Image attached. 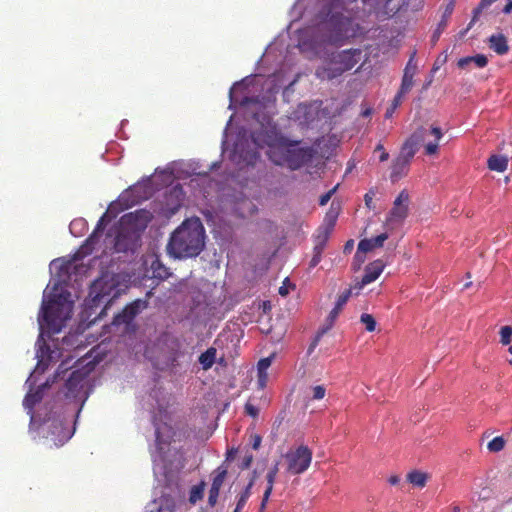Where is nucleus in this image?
<instances>
[{
    "instance_id": "1",
    "label": "nucleus",
    "mask_w": 512,
    "mask_h": 512,
    "mask_svg": "<svg viewBox=\"0 0 512 512\" xmlns=\"http://www.w3.org/2000/svg\"><path fill=\"white\" fill-rule=\"evenodd\" d=\"M81 259L82 254L77 252L72 259H54L49 265L52 279L43 292L42 305L38 315L40 329L36 342L38 362L25 383L29 391L23 400V406L31 416L30 424H39L43 431H47L46 438L50 439L57 447L66 443L74 434L75 427L71 429L69 423L75 414H79L86 399V397L83 398L84 374L79 370L73 371L58 398L53 402L46 403L36 415L32 413V409L42 399L49 382L46 381L40 385L35 392H32V389L36 383L35 375L43 373L50 363L58 360L61 356L58 348L51 349L45 343L44 335L59 333L65 322L71 317L73 300L66 285L71 279L72 273L86 272L87 269L83 265L77 264Z\"/></svg>"
},
{
    "instance_id": "2",
    "label": "nucleus",
    "mask_w": 512,
    "mask_h": 512,
    "mask_svg": "<svg viewBox=\"0 0 512 512\" xmlns=\"http://www.w3.org/2000/svg\"><path fill=\"white\" fill-rule=\"evenodd\" d=\"M284 75L278 71L264 78L261 75L247 76L235 83L229 92V109L237 106L243 112L246 120H254L258 127L251 133L250 139L246 132H241L233 144L231 160L240 166L253 165L259 158L258 148L265 145L272 147L279 141L277 127L273 122L276 112V94L284 85Z\"/></svg>"
},
{
    "instance_id": "3",
    "label": "nucleus",
    "mask_w": 512,
    "mask_h": 512,
    "mask_svg": "<svg viewBox=\"0 0 512 512\" xmlns=\"http://www.w3.org/2000/svg\"><path fill=\"white\" fill-rule=\"evenodd\" d=\"M357 0H298L295 11L313 17L312 25L299 31L298 48L307 57L317 56L323 44H338L354 35L352 18Z\"/></svg>"
},
{
    "instance_id": "4",
    "label": "nucleus",
    "mask_w": 512,
    "mask_h": 512,
    "mask_svg": "<svg viewBox=\"0 0 512 512\" xmlns=\"http://www.w3.org/2000/svg\"><path fill=\"white\" fill-rule=\"evenodd\" d=\"M127 286L121 282L120 275L103 274L90 286L88 298L85 300V313L87 318L93 314L92 322L101 319L112 302L125 292Z\"/></svg>"
},
{
    "instance_id": "5",
    "label": "nucleus",
    "mask_w": 512,
    "mask_h": 512,
    "mask_svg": "<svg viewBox=\"0 0 512 512\" xmlns=\"http://www.w3.org/2000/svg\"><path fill=\"white\" fill-rule=\"evenodd\" d=\"M205 245V230L199 218L185 220L171 235L168 253L174 258H190L200 254Z\"/></svg>"
},
{
    "instance_id": "6",
    "label": "nucleus",
    "mask_w": 512,
    "mask_h": 512,
    "mask_svg": "<svg viewBox=\"0 0 512 512\" xmlns=\"http://www.w3.org/2000/svg\"><path fill=\"white\" fill-rule=\"evenodd\" d=\"M155 426V450L151 452L154 465V474L156 476L172 477L174 470L180 465L181 455L176 448H171V439L174 431L166 422H154Z\"/></svg>"
},
{
    "instance_id": "7",
    "label": "nucleus",
    "mask_w": 512,
    "mask_h": 512,
    "mask_svg": "<svg viewBox=\"0 0 512 512\" xmlns=\"http://www.w3.org/2000/svg\"><path fill=\"white\" fill-rule=\"evenodd\" d=\"M151 221V214L146 210H137L121 217L118 232L113 243L117 253L134 252L140 245L141 235Z\"/></svg>"
},
{
    "instance_id": "8",
    "label": "nucleus",
    "mask_w": 512,
    "mask_h": 512,
    "mask_svg": "<svg viewBox=\"0 0 512 512\" xmlns=\"http://www.w3.org/2000/svg\"><path fill=\"white\" fill-rule=\"evenodd\" d=\"M362 56V50L358 48L333 52L329 55L325 65L316 69L315 75L322 80L334 79L351 70L360 62Z\"/></svg>"
},
{
    "instance_id": "9",
    "label": "nucleus",
    "mask_w": 512,
    "mask_h": 512,
    "mask_svg": "<svg viewBox=\"0 0 512 512\" xmlns=\"http://www.w3.org/2000/svg\"><path fill=\"white\" fill-rule=\"evenodd\" d=\"M442 137L441 129L432 127L426 129L421 127L417 129L403 144L398 158L410 163L411 159L416 154L419 146L425 142V150L429 155L435 154L438 150V141Z\"/></svg>"
},
{
    "instance_id": "10",
    "label": "nucleus",
    "mask_w": 512,
    "mask_h": 512,
    "mask_svg": "<svg viewBox=\"0 0 512 512\" xmlns=\"http://www.w3.org/2000/svg\"><path fill=\"white\" fill-rule=\"evenodd\" d=\"M284 458L287 462V471L294 475L304 473L312 461V451L305 445H300L295 450L288 451Z\"/></svg>"
},
{
    "instance_id": "11",
    "label": "nucleus",
    "mask_w": 512,
    "mask_h": 512,
    "mask_svg": "<svg viewBox=\"0 0 512 512\" xmlns=\"http://www.w3.org/2000/svg\"><path fill=\"white\" fill-rule=\"evenodd\" d=\"M410 204V196L407 190H402L393 202V207L390 210L385 225L389 229L401 225L408 216Z\"/></svg>"
},
{
    "instance_id": "12",
    "label": "nucleus",
    "mask_w": 512,
    "mask_h": 512,
    "mask_svg": "<svg viewBox=\"0 0 512 512\" xmlns=\"http://www.w3.org/2000/svg\"><path fill=\"white\" fill-rule=\"evenodd\" d=\"M145 307V302L142 300H136L133 303L127 305L123 311L114 316L111 323L112 327H115L121 333H129L134 329L133 320Z\"/></svg>"
},
{
    "instance_id": "13",
    "label": "nucleus",
    "mask_w": 512,
    "mask_h": 512,
    "mask_svg": "<svg viewBox=\"0 0 512 512\" xmlns=\"http://www.w3.org/2000/svg\"><path fill=\"white\" fill-rule=\"evenodd\" d=\"M315 151L311 147H295V145H291V148L288 149L287 160L289 162V166L292 169H298L302 165L310 162L314 156Z\"/></svg>"
},
{
    "instance_id": "14",
    "label": "nucleus",
    "mask_w": 512,
    "mask_h": 512,
    "mask_svg": "<svg viewBox=\"0 0 512 512\" xmlns=\"http://www.w3.org/2000/svg\"><path fill=\"white\" fill-rule=\"evenodd\" d=\"M384 269V264L381 260H376L370 263L365 268V274L362 277L361 282L357 283L354 288L358 291L361 290L365 285L372 283L375 281Z\"/></svg>"
},
{
    "instance_id": "15",
    "label": "nucleus",
    "mask_w": 512,
    "mask_h": 512,
    "mask_svg": "<svg viewBox=\"0 0 512 512\" xmlns=\"http://www.w3.org/2000/svg\"><path fill=\"white\" fill-rule=\"evenodd\" d=\"M175 506V498L171 495L163 494L161 497L148 504L147 512H173Z\"/></svg>"
},
{
    "instance_id": "16",
    "label": "nucleus",
    "mask_w": 512,
    "mask_h": 512,
    "mask_svg": "<svg viewBox=\"0 0 512 512\" xmlns=\"http://www.w3.org/2000/svg\"><path fill=\"white\" fill-rule=\"evenodd\" d=\"M387 239V233H382L370 239H362L358 244L356 258H359L361 253L364 254L366 252L373 250L374 248L382 247Z\"/></svg>"
},
{
    "instance_id": "17",
    "label": "nucleus",
    "mask_w": 512,
    "mask_h": 512,
    "mask_svg": "<svg viewBox=\"0 0 512 512\" xmlns=\"http://www.w3.org/2000/svg\"><path fill=\"white\" fill-rule=\"evenodd\" d=\"M232 209L238 216L245 218L256 211V206L251 200L240 194L236 197Z\"/></svg>"
},
{
    "instance_id": "18",
    "label": "nucleus",
    "mask_w": 512,
    "mask_h": 512,
    "mask_svg": "<svg viewBox=\"0 0 512 512\" xmlns=\"http://www.w3.org/2000/svg\"><path fill=\"white\" fill-rule=\"evenodd\" d=\"M415 52L410 57L405 69L401 83V93H408L413 86V77L417 70L416 63L413 62Z\"/></svg>"
},
{
    "instance_id": "19",
    "label": "nucleus",
    "mask_w": 512,
    "mask_h": 512,
    "mask_svg": "<svg viewBox=\"0 0 512 512\" xmlns=\"http://www.w3.org/2000/svg\"><path fill=\"white\" fill-rule=\"evenodd\" d=\"M336 222V216L327 215L323 224L317 229L314 236V241H321L327 243Z\"/></svg>"
},
{
    "instance_id": "20",
    "label": "nucleus",
    "mask_w": 512,
    "mask_h": 512,
    "mask_svg": "<svg viewBox=\"0 0 512 512\" xmlns=\"http://www.w3.org/2000/svg\"><path fill=\"white\" fill-rule=\"evenodd\" d=\"M316 117V109L306 104H300L296 111V118L301 121L302 124L310 125Z\"/></svg>"
},
{
    "instance_id": "21",
    "label": "nucleus",
    "mask_w": 512,
    "mask_h": 512,
    "mask_svg": "<svg viewBox=\"0 0 512 512\" xmlns=\"http://www.w3.org/2000/svg\"><path fill=\"white\" fill-rule=\"evenodd\" d=\"M410 163L406 162L405 160H402L400 158H396L393 162L391 173H390V179L392 182H397L399 179H401L407 172L408 166Z\"/></svg>"
},
{
    "instance_id": "22",
    "label": "nucleus",
    "mask_w": 512,
    "mask_h": 512,
    "mask_svg": "<svg viewBox=\"0 0 512 512\" xmlns=\"http://www.w3.org/2000/svg\"><path fill=\"white\" fill-rule=\"evenodd\" d=\"M490 48L499 55H503L508 52V44L504 35L495 34L489 38Z\"/></svg>"
},
{
    "instance_id": "23",
    "label": "nucleus",
    "mask_w": 512,
    "mask_h": 512,
    "mask_svg": "<svg viewBox=\"0 0 512 512\" xmlns=\"http://www.w3.org/2000/svg\"><path fill=\"white\" fill-rule=\"evenodd\" d=\"M508 159L505 156L492 155L488 159L489 169L497 172H504L507 169Z\"/></svg>"
},
{
    "instance_id": "24",
    "label": "nucleus",
    "mask_w": 512,
    "mask_h": 512,
    "mask_svg": "<svg viewBox=\"0 0 512 512\" xmlns=\"http://www.w3.org/2000/svg\"><path fill=\"white\" fill-rule=\"evenodd\" d=\"M150 270L153 278L165 279L168 277V269L160 262L158 258H152Z\"/></svg>"
},
{
    "instance_id": "25",
    "label": "nucleus",
    "mask_w": 512,
    "mask_h": 512,
    "mask_svg": "<svg viewBox=\"0 0 512 512\" xmlns=\"http://www.w3.org/2000/svg\"><path fill=\"white\" fill-rule=\"evenodd\" d=\"M216 349L213 347L208 348L204 353L199 356V363L203 370H208L212 367L216 358Z\"/></svg>"
},
{
    "instance_id": "26",
    "label": "nucleus",
    "mask_w": 512,
    "mask_h": 512,
    "mask_svg": "<svg viewBox=\"0 0 512 512\" xmlns=\"http://www.w3.org/2000/svg\"><path fill=\"white\" fill-rule=\"evenodd\" d=\"M428 478H429V475L427 473H424V472H421L418 470H414L407 475V480L414 486H417L420 488H422L426 485Z\"/></svg>"
},
{
    "instance_id": "27",
    "label": "nucleus",
    "mask_w": 512,
    "mask_h": 512,
    "mask_svg": "<svg viewBox=\"0 0 512 512\" xmlns=\"http://www.w3.org/2000/svg\"><path fill=\"white\" fill-rule=\"evenodd\" d=\"M273 357H274V354L269 357L261 359L257 364L259 382L261 385H263V383L267 377L266 371L270 367Z\"/></svg>"
},
{
    "instance_id": "28",
    "label": "nucleus",
    "mask_w": 512,
    "mask_h": 512,
    "mask_svg": "<svg viewBox=\"0 0 512 512\" xmlns=\"http://www.w3.org/2000/svg\"><path fill=\"white\" fill-rule=\"evenodd\" d=\"M170 196L174 197L176 199V203L171 208V211L175 212L181 206L182 201H183L184 193H183L182 187L180 185L174 186L170 190Z\"/></svg>"
},
{
    "instance_id": "29",
    "label": "nucleus",
    "mask_w": 512,
    "mask_h": 512,
    "mask_svg": "<svg viewBox=\"0 0 512 512\" xmlns=\"http://www.w3.org/2000/svg\"><path fill=\"white\" fill-rule=\"evenodd\" d=\"M86 221L82 218L73 220L69 225V230L74 236H81L85 229Z\"/></svg>"
},
{
    "instance_id": "30",
    "label": "nucleus",
    "mask_w": 512,
    "mask_h": 512,
    "mask_svg": "<svg viewBox=\"0 0 512 512\" xmlns=\"http://www.w3.org/2000/svg\"><path fill=\"white\" fill-rule=\"evenodd\" d=\"M253 485H254V478H252L250 480V482L246 486L245 490L239 496V499L237 501L238 509H242L245 506L247 500L249 499V497L251 495V488L253 487Z\"/></svg>"
},
{
    "instance_id": "31",
    "label": "nucleus",
    "mask_w": 512,
    "mask_h": 512,
    "mask_svg": "<svg viewBox=\"0 0 512 512\" xmlns=\"http://www.w3.org/2000/svg\"><path fill=\"white\" fill-rule=\"evenodd\" d=\"M393 0H362L363 5L367 6L369 11L377 10L380 7H387Z\"/></svg>"
},
{
    "instance_id": "32",
    "label": "nucleus",
    "mask_w": 512,
    "mask_h": 512,
    "mask_svg": "<svg viewBox=\"0 0 512 512\" xmlns=\"http://www.w3.org/2000/svg\"><path fill=\"white\" fill-rule=\"evenodd\" d=\"M204 492V484L195 485L191 488L189 501L192 504H195L198 500L203 497Z\"/></svg>"
},
{
    "instance_id": "33",
    "label": "nucleus",
    "mask_w": 512,
    "mask_h": 512,
    "mask_svg": "<svg viewBox=\"0 0 512 512\" xmlns=\"http://www.w3.org/2000/svg\"><path fill=\"white\" fill-rule=\"evenodd\" d=\"M505 446V440L502 436L495 437L492 439L488 445L487 448L490 452H499L501 451Z\"/></svg>"
},
{
    "instance_id": "34",
    "label": "nucleus",
    "mask_w": 512,
    "mask_h": 512,
    "mask_svg": "<svg viewBox=\"0 0 512 512\" xmlns=\"http://www.w3.org/2000/svg\"><path fill=\"white\" fill-rule=\"evenodd\" d=\"M226 474H227V471L225 469H223V470L218 469L217 474L213 478L211 488L220 491V488L223 485V482L225 480Z\"/></svg>"
},
{
    "instance_id": "35",
    "label": "nucleus",
    "mask_w": 512,
    "mask_h": 512,
    "mask_svg": "<svg viewBox=\"0 0 512 512\" xmlns=\"http://www.w3.org/2000/svg\"><path fill=\"white\" fill-rule=\"evenodd\" d=\"M360 321L365 325V328L369 332H373L376 328V321L372 315L364 313L360 317Z\"/></svg>"
},
{
    "instance_id": "36",
    "label": "nucleus",
    "mask_w": 512,
    "mask_h": 512,
    "mask_svg": "<svg viewBox=\"0 0 512 512\" xmlns=\"http://www.w3.org/2000/svg\"><path fill=\"white\" fill-rule=\"evenodd\" d=\"M106 218H107V213H105L98 221L97 223V226H96V229L94 230V232L92 233V235L89 237V239L87 240L89 243H94L98 237V234L102 232L104 226H105V221H106Z\"/></svg>"
},
{
    "instance_id": "37",
    "label": "nucleus",
    "mask_w": 512,
    "mask_h": 512,
    "mask_svg": "<svg viewBox=\"0 0 512 512\" xmlns=\"http://www.w3.org/2000/svg\"><path fill=\"white\" fill-rule=\"evenodd\" d=\"M500 337H501L500 342L503 345H508L511 342L512 326L507 325V326L501 327Z\"/></svg>"
},
{
    "instance_id": "38",
    "label": "nucleus",
    "mask_w": 512,
    "mask_h": 512,
    "mask_svg": "<svg viewBox=\"0 0 512 512\" xmlns=\"http://www.w3.org/2000/svg\"><path fill=\"white\" fill-rule=\"evenodd\" d=\"M352 294L351 289H346L342 294H340L337 298L335 306H337V309H341L345 306L347 301L349 300L350 296Z\"/></svg>"
},
{
    "instance_id": "39",
    "label": "nucleus",
    "mask_w": 512,
    "mask_h": 512,
    "mask_svg": "<svg viewBox=\"0 0 512 512\" xmlns=\"http://www.w3.org/2000/svg\"><path fill=\"white\" fill-rule=\"evenodd\" d=\"M472 64L475 66L482 68L487 65L488 59L483 54H477L476 56H470Z\"/></svg>"
},
{
    "instance_id": "40",
    "label": "nucleus",
    "mask_w": 512,
    "mask_h": 512,
    "mask_svg": "<svg viewBox=\"0 0 512 512\" xmlns=\"http://www.w3.org/2000/svg\"><path fill=\"white\" fill-rule=\"evenodd\" d=\"M312 392H313L312 398L314 400H321L325 396L326 389L322 385H317V386L312 388Z\"/></svg>"
},
{
    "instance_id": "41",
    "label": "nucleus",
    "mask_w": 512,
    "mask_h": 512,
    "mask_svg": "<svg viewBox=\"0 0 512 512\" xmlns=\"http://www.w3.org/2000/svg\"><path fill=\"white\" fill-rule=\"evenodd\" d=\"M279 471V468H278V463H276L270 470L269 472L267 473L266 475V479H267V484L268 485H271V487H273V484L275 482V478H276V475Z\"/></svg>"
},
{
    "instance_id": "42",
    "label": "nucleus",
    "mask_w": 512,
    "mask_h": 512,
    "mask_svg": "<svg viewBox=\"0 0 512 512\" xmlns=\"http://www.w3.org/2000/svg\"><path fill=\"white\" fill-rule=\"evenodd\" d=\"M321 337H322V333L316 334V336L314 337V339L312 340L311 344L308 347V350H307L308 356H310L314 352L315 348L318 346V344L321 340Z\"/></svg>"
},
{
    "instance_id": "43",
    "label": "nucleus",
    "mask_w": 512,
    "mask_h": 512,
    "mask_svg": "<svg viewBox=\"0 0 512 512\" xmlns=\"http://www.w3.org/2000/svg\"><path fill=\"white\" fill-rule=\"evenodd\" d=\"M376 195V190L374 188H371L364 196L365 204L368 208H372V200L373 197Z\"/></svg>"
},
{
    "instance_id": "44",
    "label": "nucleus",
    "mask_w": 512,
    "mask_h": 512,
    "mask_svg": "<svg viewBox=\"0 0 512 512\" xmlns=\"http://www.w3.org/2000/svg\"><path fill=\"white\" fill-rule=\"evenodd\" d=\"M218 496H219V490L210 488L209 497H208V503L210 506H214L216 504Z\"/></svg>"
},
{
    "instance_id": "45",
    "label": "nucleus",
    "mask_w": 512,
    "mask_h": 512,
    "mask_svg": "<svg viewBox=\"0 0 512 512\" xmlns=\"http://www.w3.org/2000/svg\"><path fill=\"white\" fill-rule=\"evenodd\" d=\"M68 364H69L68 361H62V363L59 365V367L56 371V374H55L56 378H61V374H64L69 369Z\"/></svg>"
},
{
    "instance_id": "46",
    "label": "nucleus",
    "mask_w": 512,
    "mask_h": 512,
    "mask_svg": "<svg viewBox=\"0 0 512 512\" xmlns=\"http://www.w3.org/2000/svg\"><path fill=\"white\" fill-rule=\"evenodd\" d=\"M335 190H336V187H334L332 190H330L329 192H327L326 194H324V195H322L320 197L319 203H320L321 206H324V205H326L329 202V200L331 199V197L334 194Z\"/></svg>"
},
{
    "instance_id": "47",
    "label": "nucleus",
    "mask_w": 512,
    "mask_h": 512,
    "mask_svg": "<svg viewBox=\"0 0 512 512\" xmlns=\"http://www.w3.org/2000/svg\"><path fill=\"white\" fill-rule=\"evenodd\" d=\"M252 461H253V455L247 454L243 457L240 467L242 469H247L250 467Z\"/></svg>"
},
{
    "instance_id": "48",
    "label": "nucleus",
    "mask_w": 512,
    "mask_h": 512,
    "mask_svg": "<svg viewBox=\"0 0 512 512\" xmlns=\"http://www.w3.org/2000/svg\"><path fill=\"white\" fill-rule=\"evenodd\" d=\"M245 411L248 415L252 417H256L258 415V409L251 403H247L245 405Z\"/></svg>"
},
{
    "instance_id": "49",
    "label": "nucleus",
    "mask_w": 512,
    "mask_h": 512,
    "mask_svg": "<svg viewBox=\"0 0 512 512\" xmlns=\"http://www.w3.org/2000/svg\"><path fill=\"white\" fill-rule=\"evenodd\" d=\"M341 312V309H337V306H335L331 312L329 313L328 315V318L327 320L330 322V325L333 324V322L335 321V319L338 317L339 313Z\"/></svg>"
},
{
    "instance_id": "50",
    "label": "nucleus",
    "mask_w": 512,
    "mask_h": 512,
    "mask_svg": "<svg viewBox=\"0 0 512 512\" xmlns=\"http://www.w3.org/2000/svg\"><path fill=\"white\" fill-rule=\"evenodd\" d=\"M272 490H273V487H271V485H267V488L264 492V495H263V499H262V503H261V507L264 508L265 505H266V502L268 501L271 493H272Z\"/></svg>"
},
{
    "instance_id": "51",
    "label": "nucleus",
    "mask_w": 512,
    "mask_h": 512,
    "mask_svg": "<svg viewBox=\"0 0 512 512\" xmlns=\"http://www.w3.org/2000/svg\"><path fill=\"white\" fill-rule=\"evenodd\" d=\"M470 64H472L470 56L459 59L457 63L458 67L461 69L467 68Z\"/></svg>"
},
{
    "instance_id": "52",
    "label": "nucleus",
    "mask_w": 512,
    "mask_h": 512,
    "mask_svg": "<svg viewBox=\"0 0 512 512\" xmlns=\"http://www.w3.org/2000/svg\"><path fill=\"white\" fill-rule=\"evenodd\" d=\"M470 64H472L470 56L459 59L457 63L458 67L461 69L467 68Z\"/></svg>"
},
{
    "instance_id": "53",
    "label": "nucleus",
    "mask_w": 512,
    "mask_h": 512,
    "mask_svg": "<svg viewBox=\"0 0 512 512\" xmlns=\"http://www.w3.org/2000/svg\"><path fill=\"white\" fill-rule=\"evenodd\" d=\"M314 242H315V245H314L313 252L322 255V252L325 248L326 243L321 242V241H314Z\"/></svg>"
},
{
    "instance_id": "54",
    "label": "nucleus",
    "mask_w": 512,
    "mask_h": 512,
    "mask_svg": "<svg viewBox=\"0 0 512 512\" xmlns=\"http://www.w3.org/2000/svg\"><path fill=\"white\" fill-rule=\"evenodd\" d=\"M314 242H315V245H314L313 252L322 255V252L325 248L326 243L321 242V241H314Z\"/></svg>"
},
{
    "instance_id": "55",
    "label": "nucleus",
    "mask_w": 512,
    "mask_h": 512,
    "mask_svg": "<svg viewBox=\"0 0 512 512\" xmlns=\"http://www.w3.org/2000/svg\"><path fill=\"white\" fill-rule=\"evenodd\" d=\"M404 94L405 93H401V89H400L399 92L397 93V95L395 96V98L393 99L392 109H396L400 105Z\"/></svg>"
},
{
    "instance_id": "56",
    "label": "nucleus",
    "mask_w": 512,
    "mask_h": 512,
    "mask_svg": "<svg viewBox=\"0 0 512 512\" xmlns=\"http://www.w3.org/2000/svg\"><path fill=\"white\" fill-rule=\"evenodd\" d=\"M321 256H322L321 254H317V253L313 252V257L310 261L311 268H313L319 264V262L321 261Z\"/></svg>"
},
{
    "instance_id": "57",
    "label": "nucleus",
    "mask_w": 512,
    "mask_h": 512,
    "mask_svg": "<svg viewBox=\"0 0 512 512\" xmlns=\"http://www.w3.org/2000/svg\"><path fill=\"white\" fill-rule=\"evenodd\" d=\"M180 366L177 357H174L169 365L171 372L177 373L179 371L178 367Z\"/></svg>"
},
{
    "instance_id": "58",
    "label": "nucleus",
    "mask_w": 512,
    "mask_h": 512,
    "mask_svg": "<svg viewBox=\"0 0 512 512\" xmlns=\"http://www.w3.org/2000/svg\"><path fill=\"white\" fill-rule=\"evenodd\" d=\"M261 441H262L261 437L259 435H255L253 437L252 448L257 450L261 445Z\"/></svg>"
},
{
    "instance_id": "59",
    "label": "nucleus",
    "mask_w": 512,
    "mask_h": 512,
    "mask_svg": "<svg viewBox=\"0 0 512 512\" xmlns=\"http://www.w3.org/2000/svg\"><path fill=\"white\" fill-rule=\"evenodd\" d=\"M503 12H504L505 14H511V13H512V0H511V1H509V2L505 5V7L503 8Z\"/></svg>"
},
{
    "instance_id": "60",
    "label": "nucleus",
    "mask_w": 512,
    "mask_h": 512,
    "mask_svg": "<svg viewBox=\"0 0 512 512\" xmlns=\"http://www.w3.org/2000/svg\"><path fill=\"white\" fill-rule=\"evenodd\" d=\"M298 78H299V74H297V75L295 76V78H294V79L289 83V85L285 88V90H284V95H286V93H287V91L289 90V88H290L291 86H293V85L298 81Z\"/></svg>"
},
{
    "instance_id": "61",
    "label": "nucleus",
    "mask_w": 512,
    "mask_h": 512,
    "mask_svg": "<svg viewBox=\"0 0 512 512\" xmlns=\"http://www.w3.org/2000/svg\"><path fill=\"white\" fill-rule=\"evenodd\" d=\"M398 482H399V477L398 476H392L389 479V483L392 484V485H396Z\"/></svg>"
},
{
    "instance_id": "62",
    "label": "nucleus",
    "mask_w": 512,
    "mask_h": 512,
    "mask_svg": "<svg viewBox=\"0 0 512 512\" xmlns=\"http://www.w3.org/2000/svg\"><path fill=\"white\" fill-rule=\"evenodd\" d=\"M389 158V154L385 151H382V154L380 155V161L384 162L386 160H388Z\"/></svg>"
},
{
    "instance_id": "63",
    "label": "nucleus",
    "mask_w": 512,
    "mask_h": 512,
    "mask_svg": "<svg viewBox=\"0 0 512 512\" xmlns=\"http://www.w3.org/2000/svg\"><path fill=\"white\" fill-rule=\"evenodd\" d=\"M279 294L282 295V296H285L288 294V289L284 286L280 287L279 288Z\"/></svg>"
},
{
    "instance_id": "64",
    "label": "nucleus",
    "mask_w": 512,
    "mask_h": 512,
    "mask_svg": "<svg viewBox=\"0 0 512 512\" xmlns=\"http://www.w3.org/2000/svg\"><path fill=\"white\" fill-rule=\"evenodd\" d=\"M352 247H353V241L350 240L345 245V251L352 249Z\"/></svg>"
}]
</instances>
